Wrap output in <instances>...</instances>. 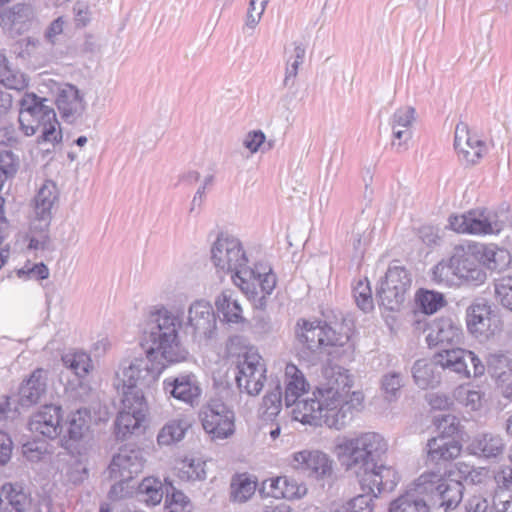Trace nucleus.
Masks as SVG:
<instances>
[{"label": "nucleus", "mask_w": 512, "mask_h": 512, "mask_svg": "<svg viewBox=\"0 0 512 512\" xmlns=\"http://www.w3.org/2000/svg\"><path fill=\"white\" fill-rule=\"evenodd\" d=\"M57 195V187L53 181H46L36 194L27 233L29 240L28 249L38 251L51 247V209L57 199Z\"/></svg>", "instance_id": "8"}, {"label": "nucleus", "mask_w": 512, "mask_h": 512, "mask_svg": "<svg viewBox=\"0 0 512 512\" xmlns=\"http://www.w3.org/2000/svg\"><path fill=\"white\" fill-rule=\"evenodd\" d=\"M213 181H214L213 175H208L207 177H205L203 184L198 188V190L196 191V193L191 201V205H190V209H189L190 214H193V213L198 214L199 209L201 208V206L204 202L205 190L208 186H211L213 184Z\"/></svg>", "instance_id": "60"}, {"label": "nucleus", "mask_w": 512, "mask_h": 512, "mask_svg": "<svg viewBox=\"0 0 512 512\" xmlns=\"http://www.w3.org/2000/svg\"><path fill=\"white\" fill-rule=\"evenodd\" d=\"M92 416L88 408H79L66 419V432L70 441L66 445V477L77 484L88 477L86 453L91 436Z\"/></svg>", "instance_id": "6"}, {"label": "nucleus", "mask_w": 512, "mask_h": 512, "mask_svg": "<svg viewBox=\"0 0 512 512\" xmlns=\"http://www.w3.org/2000/svg\"><path fill=\"white\" fill-rule=\"evenodd\" d=\"M451 229L458 233H469L467 213L463 215H452L449 217Z\"/></svg>", "instance_id": "63"}, {"label": "nucleus", "mask_w": 512, "mask_h": 512, "mask_svg": "<svg viewBox=\"0 0 512 512\" xmlns=\"http://www.w3.org/2000/svg\"><path fill=\"white\" fill-rule=\"evenodd\" d=\"M491 307L484 299L475 300L468 308L466 323L468 330L476 336L493 334Z\"/></svg>", "instance_id": "29"}, {"label": "nucleus", "mask_w": 512, "mask_h": 512, "mask_svg": "<svg viewBox=\"0 0 512 512\" xmlns=\"http://www.w3.org/2000/svg\"><path fill=\"white\" fill-rule=\"evenodd\" d=\"M19 168V158L11 151L0 153V173L4 177L14 178Z\"/></svg>", "instance_id": "54"}, {"label": "nucleus", "mask_w": 512, "mask_h": 512, "mask_svg": "<svg viewBox=\"0 0 512 512\" xmlns=\"http://www.w3.org/2000/svg\"><path fill=\"white\" fill-rule=\"evenodd\" d=\"M411 282V276L404 267L389 266L377 290L380 304L390 311L398 310L405 300Z\"/></svg>", "instance_id": "15"}, {"label": "nucleus", "mask_w": 512, "mask_h": 512, "mask_svg": "<svg viewBox=\"0 0 512 512\" xmlns=\"http://www.w3.org/2000/svg\"><path fill=\"white\" fill-rule=\"evenodd\" d=\"M237 386L241 392L257 396L266 381V365L260 354L254 349H248L238 356Z\"/></svg>", "instance_id": "14"}, {"label": "nucleus", "mask_w": 512, "mask_h": 512, "mask_svg": "<svg viewBox=\"0 0 512 512\" xmlns=\"http://www.w3.org/2000/svg\"><path fill=\"white\" fill-rule=\"evenodd\" d=\"M455 400L472 411L480 409L482 405V393L480 390L471 388L469 385H460L454 392Z\"/></svg>", "instance_id": "45"}, {"label": "nucleus", "mask_w": 512, "mask_h": 512, "mask_svg": "<svg viewBox=\"0 0 512 512\" xmlns=\"http://www.w3.org/2000/svg\"><path fill=\"white\" fill-rule=\"evenodd\" d=\"M66 370L71 376L66 382V397L82 399L91 391L90 374L94 370V364L90 353L73 349L66 353Z\"/></svg>", "instance_id": "11"}, {"label": "nucleus", "mask_w": 512, "mask_h": 512, "mask_svg": "<svg viewBox=\"0 0 512 512\" xmlns=\"http://www.w3.org/2000/svg\"><path fill=\"white\" fill-rule=\"evenodd\" d=\"M357 477L360 484L374 495L392 491L399 481L398 473L393 467L378 465L377 462L373 467L362 469Z\"/></svg>", "instance_id": "22"}, {"label": "nucleus", "mask_w": 512, "mask_h": 512, "mask_svg": "<svg viewBox=\"0 0 512 512\" xmlns=\"http://www.w3.org/2000/svg\"><path fill=\"white\" fill-rule=\"evenodd\" d=\"M388 451L387 440L377 432H362L355 437L342 436L335 440L334 452L344 460L346 469L356 475L373 467Z\"/></svg>", "instance_id": "5"}, {"label": "nucleus", "mask_w": 512, "mask_h": 512, "mask_svg": "<svg viewBox=\"0 0 512 512\" xmlns=\"http://www.w3.org/2000/svg\"><path fill=\"white\" fill-rule=\"evenodd\" d=\"M180 315L165 305L154 306L149 312L143 337L146 357H126L115 372L113 386L122 397H131L136 404L144 400L138 385L155 381L170 364L185 361L189 355L182 344L178 328Z\"/></svg>", "instance_id": "2"}, {"label": "nucleus", "mask_w": 512, "mask_h": 512, "mask_svg": "<svg viewBox=\"0 0 512 512\" xmlns=\"http://www.w3.org/2000/svg\"><path fill=\"white\" fill-rule=\"evenodd\" d=\"M93 19V11L88 1L78 0L72 7V22L76 28L87 27Z\"/></svg>", "instance_id": "50"}, {"label": "nucleus", "mask_w": 512, "mask_h": 512, "mask_svg": "<svg viewBox=\"0 0 512 512\" xmlns=\"http://www.w3.org/2000/svg\"><path fill=\"white\" fill-rule=\"evenodd\" d=\"M415 109L411 106L398 108L390 117L389 125L392 131L391 146L398 153L408 149L412 139V126L415 121Z\"/></svg>", "instance_id": "23"}, {"label": "nucleus", "mask_w": 512, "mask_h": 512, "mask_svg": "<svg viewBox=\"0 0 512 512\" xmlns=\"http://www.w3.org/2000/svg\"><path fill=\"white\" fill-rule=\"evenodd\" d=\"M0 83L8 89L17 91L28 86L26 75L18 68L13 67L2 52H0Z\"/></svg>", "instance_id": "39"}, {"label": "nucleus", "mask_w": 512, "mask_h": 512, "mask_svg": "<svg viewBox=\"0 0 512 512\" xmlns=\"http://www.w3.org/2000/svg\"><path fill=\"white\" fill-rule=\"evenodd\" d=\"M121 401L124 408L118 413L115 420V434L117 439L124 440L140 427L144 417L143 401L136 404L129 396L122 397Z\"/></svg>", "instance_id": "27"}, {"label": "nucleus", "mask_w": 512, "mask_h": 512, "mask_svg": "<svg viewBox=\"0 0 512 512\" xmlns=\"http://www.w3.org/2000/svg\"><path fill=\"white\" fill-rule=\"evenodd\" d=\"M417 302L426 314H433L444 306L443 294L434 291H421L417 295Z\"/></svg>", "instance_id": "49"}, {"label": "nucleus", "mask_w": 512, "mask_h": 512, "mask_svg": "<svg viewBox=\"0 0 512 512\" xmlns=\"http://www.w3.org/2000/svg\"><path fill=\"white\" fill-rule=\"evenodd\" d=\"M435 364L463 377H479L485 373V365L474 352L462 348H443L434 355Z\"/></svg>", "instance_id": "16"}, {"label": "nucleus", "mask_w": 512, "mask_h": 512, "mask_svg": "<svg viewBox=\"0 0 512 512\" xmlns=\"http://www.w3.org/2000/svg\"><path fill=\"white\" fill-rule=\"evenodd\" d=\"M462 329L460 325L449 317L435 319L428 326L426 341L429 347L454 346L462 340Z\"/></svg>", "instance_id": "24"}, {"label": "nucleus", "mask_w": 512, "mask_h": 512, "mask_svg": "<svg viewBox=\"0 0 512 512\" xmlns=\"http://www.w3.org/2000/svg\"><path fill=\"white\" fill-rule=\"evenodd\" d=\"M46 392L45 371L35 370L30 378L21 385L19 390V402L22 406L36 404Z\"/></svg>", "instance_id": "33"}, {"label": "nucleus", "mask_w": 512, "mask_h": 512, "mask_svg": "<svg viewBox=\"0 0 512 512\" xmlns=\"http://www.w3.org/2000/svg\"><path fill=\"white\" fill-rule=\"evenodd\" d=\"M288 57L286 61L285 77L283 79V86L291 88L295 84V79L298 75L299 67L304 63L306 55V45L300 41H294L291 48L287 50Z\"/></svg>", "instance_id": "37"}, {"label": "nucleus", "mask_w": 512, "mask_h": 512, "mask_svg": "<svg viewBox=\"0 0 512 512\" xmlns=\"http://www.w3.org/2000/svg\"><path fill=\"white\" fill-rule=\"evenodd\" d=\"M61 407L45 405L35 413L29 422V429L50 439L56 438L61 432Z\"/></svg>", "instance_id": "28"}, {"label": "nucleus", "mask_w": 512, "mask_h": 512, "mask_svg": "<svg viewBox=\"0 0 512 512\" xmlns=\"http://www.w3.org/2000/svg\"><path fill=\"white\" fill-rule=\"evenodd\" d=\"M422 475L434 476L431 483L427 485V493L429 495H437L441 500L440 506L445 511L454 510L462 501L464 486L460 481L443 478L440 471H427Z\"/></svg>", "instance_id": "21"}, {"label": "nucleus", "mask_w": 512, "mask_h": 512, "mask_svg": "<svg viewBox=\"0 0 512 512\" xmlns=\"http://www.w3.org/2000/svg\"><path fill=\"white\" fill-rule=\"evenodd\" d=\"M465 512H495L494 502L482 495L470 497L464 504Z\"/></svg>", "instance_id": "55"}, {"label": "nucleus", "mask_w": 512, "mask_h": 512, "mask_svg": "<svg viewBox=\"0 0 512 512\" xmlns=\"http://www.w3.org/2000/svg\"><path fill=\"white\" fill-rule=\"evenodd\" d=\"M437 421L441 435L428 440L426 444L427 461L441 465L456 459L461 453L462 446L457 440L451 438L458 431L457 418L447 414Z\"/></svg>", "instance_id": "10"}, {"label": "nucleus", "mask_w": 512, "mask_h": 512, "mask_svg": "<svg viewBox=\"0 0 512 512\" xmlns=\"http://www.w3.org/2000/svg\"><path fill=\"white\" fill-rule=\"evenodd\" d=\"M267 482H269L271 489L269 495L274 498L296 499L303 497L307 492L304 485H299L294 479L286 476L269 479L264 484H267Z\"/></svg>", "instance_id": "36"}, {"label": "nucleus", "mask_w": 512, "mask_h": 512, "mask_svg": "<svg viewBox=\"0 0 512 512\" xmlns=\"http://www.w3.org/2000/svg\"><path fill=\"white\" fill-rule=\"evenodd\" d=\"M435 361L425 359L417 360L412 367V375L415 384L421 389L434 387L439 379L434 372Z\"/></svg>", "instance_id": "43"}, {"label": "nucleus", "mask_w": 512, "mask_h": 512, "mask_svg": "<svg viewBox=\"0 0 512 512\" xmlns=\"http://www.w3.org/2000/svg\"><path fill=\"white\" fill-rule=\"evenodd\" d=\"M431 478L433 475H420L404 494L390 503L389 512H430L427 485H430Z\"/></svg>", "instance_id": "20"}, {"label": "nucleus", "mask_w": 512, "mask_h": 512, "mask_svg": "<svg viewBox=\"0 0 512 512\" xmlns=\"http://www.w3.org/2000/svg\"><path fill=\"white\" fill-rule=\"evenodd\" d=\"M190 427V422L184 418L169 421L158 433V444L169 446L181 441Z\"/></svg>", "instance_id": "40"}, {"label": "nucleus", "mask_w": 512, "mask_h": 512, "mask_svg": "<svg viewBox=\"0 0 512 512\" xmlns=\"http://www.w3.org/2000/svg\"><path fill=\"white\" fill-rule=\"evenodd\" d=\"M164 493L165 486L158 478L146 477L138 486V496L147 505H158L163 499Z\"/></svg>", "instance_id": "42"}, {"label": "nucleus", "mask_w": 512, "mask_h": 512, "mask_svg": "<svg viewBox=\"0 0 512 512\" xmlns=\"http://www.w3.org/2000/svg\"><path fill=\"white\" fill-rule=\"evenodd\" d=\"M282 408V392L279 385L275 390L267 393L263 398L262 403V418L264 420L272 421L281 411Z\"/></svg>", "instance_id": "46"}, {"label": "nucleus", "mask_w": 512, "mask_h": 512, "mask_svg": "<svg viewBox=\"0 0 512 512\" xmlns=\"http://www.w3.org/2000/svg\"><path fill=\"white\" fill-rule=\"evenodd\" d=\"M87 108L86 92L77 84L66 82V123L84 124Z\"/></svg>", "instance_id": "30"}, {"label": "nucleus", "mask_w": 512, "mask_h": 512, "mask_svg": "<svg viewBox=\"0 0 512 512\" xmlns=\"http://www.w3.org/2000/svg\"><path fill=\"white\" fill-rule=\"evenodd\" d=\"M470 449L477 456L486 459H496L503 454L505 443L499 435L484 433L473 439Z\"/></svg>", "instance_id": "34"}, {"label": "nucleus", "mask_w": 512, "mask_h": 512, "mask_svg": "<svg viewBox=\"0 0 512 512\" xmlns=\"http://www.w3.org/2000/svg\"><path fill=\"white\" fill-rule=\"evenodd\" d=\"M467 217L469 234L475 235L498 234L508 221L506 212L488 209L469 211Z\"/></svg>", "instance_id": "26"}, {"label": "nucleus", "mask_w": 512, "mask_h": 512, "mask_svg": "<svg viewBox=\"0 0 512 512\" xmlns=\"http://www.w3.org/2000/svg\"><path fill=\"white\" fill-rule=\"evenodd\" d=\"M23 455L32 462H37L42 459V456L47 452V447L44 442H27L22 447Z\"/></svg>", "instance_id": "58"}, {"label": "nucleus", "mask_w": 512, "mask_h": 512, "mask_svg": "<svg viewBox=\"0 0 512 512\" xmlns=\"http://www.w3.org/2000/svg\"><path fill=\"white\" fill-rule=\"evenodd\" d=\"M296 339L300 345L299 355L311 365L323 360L324 355H331L332 347H342L350 340V329L341 325V331L321 321L298 320Z\"/></svg>", "instance_id": "4"}, {"label": "nucleus", "mask_w": 512, "mask_h": 512, "mask_svg": "<svg viewBox=\"0 0 512 512\" xmlns=\"http://www.w3.org/2000/svg\"><path fill=\"white\" fill-rule=\"evenodd\" d=\"M353 296L357 306L364 312L373 308L371 288L368 281L359 280L353 288Z\"/></svg>", "instance_id": "51"}, {"label": "nucleus", "mask_w": 512, "mask_h": 512, "mask_svg": "<svg viewBox=\"0 0 512 512\" xmlns=\"http://www.w3.org/2000/svg\"><path fill=\"white\" fill-rule=\"evenodd\" d=\"M166 502H169L174 508L170 512H184L189 506L188 497L180 490H177L171 482L165 483Z\"/></svg>", "instance_id": "52"}, {"label": "nucleus", "mask_w": 512, "mask_h": 512, "mask_svg": "<svg viewBox=\"0 0 512 512\" xmlns=\"http://www.w3.org/2000/svg\"><path fill=\"white\" fill-rule=\"evenodd\" d=\"M146 459L140 448L125 446L113 456L108 467L109 477L128 482L142 472Z\"/></svg>", "instance_id": "18"}, {"label": "nucleus", "mask_w": 512, "mask_h": 512, "mask_svg": "<svg viewBox=\"0 0 512 512\" xmlns=\"http://www.w3.org/2000/svg\"><path fill=\"white\" fill-rule=\"evenodd\" d=\"M29 495L19 483H5L0 489V512H27Z\"/></svg>", "instance_id": "31"}, {"label": "nucleus", "mask_w": 512, "mask_h": 512, "mask_svg": "<svg viewBox=\"0 0 512 512\" xmlns=\"http://www.w3.org/2000/svg\"><path fill=\"white\" fill-rule=\"evenodd\" d=\"M476 243L466 246L460 245L454 248L451 256L456 269V275L460 277L463 284L480 285L485 282L487 275L481 266Z\"/></svg>", "instance_id": "17"}, {"label": "nucleus", "mask_w": 512, "mask_h": 512, "mask_svg": "<svg viewBox=\"0 0 512 512\" xmlns=\"http://www.w3.org/2000/svg\"><path fill=\"white\" fill-rule=\"evenodd\" d=\"M211 261L218 272L232 273V281L257 308L266 306V296L276 286V276L270 266L259 263L247 266L248 257L241 240L221 232L211 247Z\"/></svg>", "instance_id": "3"}, {"label": "nucleus", "mask_w": 512, "mask_h": 512, "mask_svg": "<svg viewBox=\"0 0 512 512\" xmlns=\"http://www.w3.org/2000/svg\"><path fill=\"white\" fill-rule=\"evenodd\" d=\"M505 398H512V371L507 372L496 380Z\"/></svg>", "instance_id": "64"}, {"label": "nucleus", "mask_w": 512, "mask_h": 512, "mask_svg": "<svg viewBox=\"0 0 512 512\" xmlns=\"http://www.w3.org/2000/svg\"><path fill=\"white\" fill-rule=\"evenodd\" d=\"M494 505L497 512H512V494L497 493L494 497Z\"/></svg>", "instance_id": "62"}, {"label": "nucleus", "mask_w": 512, "mask_h": 512, "mask_svg": "<svg viewBox=\"0 0 512 512\" xmlns=\"http://www.w3.org/2000/svg\"><path fill=\"white\" fill-rule=\"evenodd\" d=\"M47 102L34 93H25L20 100L19 124L26 136L40 131L39 142L55 144L62 139V129Z\"/></svg>", "instance_id": "7"}, {"label": "nucleus", "mask_w": 512, "mask_h": 512, "mask_svg": "<svg viewBox=\"0 0 512 512\" xmlns=\"http://www.w3.org/2000/svg\"><path fill=\"white\" fill-rule=\"evenodd\" d=\"M289 464L293 470L318 483L331 480L334 474L333 459L319 449H303L294 452Z\"/></svg>", "instance_id": "12"}, {"label": "nucleus", "mask_w": 512, "mask_h": 512, "mask_svg": "<svg viewBox=\"0 0 512 512\" xmlns=\"http://www.w3.org/2000/svg\"><path fill=\"white\" fill-rule=\"evenodd\" d=\"M266 136L261 130H254L247 133L243 145L251 153H256L265 144Z\"/></svg>", "instance_id": "59"}, {"label": "nucleus", "mask_w": 512, "mask_h": 512, "mask_svg": "<svg viewBox=\"0 0 512 512\" xmlns=\"http://www.w3.org/2000/svg\"><path fill=\"white\" fill-rule=\"evenodd\" d=\"M487 368L491 376L497 380L512 371V359L505 354H490L487 358Z\"/></svg>", "instance_id": "48"}, {"label": "nucleus", "mask_w": 512, "mask_h": 512, "mask_svg": "<svg viewBox=\"0 0 512 512\" xmlns=\"http://www.w3.org/2000/svg\"><path fill=\"white\" fill-rule=\"evenodd\" d=\"M454 146L467 164L477 163L487 151L485 142L472 134L464 122L456 125Z\"/></svg>", "instance_id": "25"}, {"label": "nucleus", "mask_w": 512, "mask_h": 512, "mask_svg": "<svg viewBox=\"0 0 512 512\" xmlns=\"http://www.w3.org/2000/svg\"><path fill=\"white\" fill-rule=\"evenodd\" d=\"M199 418L206 433L216 439L234 432V412L219 397L210 398L200 409Z\"/></svg>", "instance_id": "13"}, {"label": "nucleus", "mask_w": 512, "mask_h": 512, "mask_svg": "<svg viewBox=\"0 0 512 512\" xmlns=\"http://www.w3.org/2000/svg\"><path fill=\"white\" fill-rule=\"evenodd\" d=\"M380 391L387 402H396L404 387V375L398 371H388L380 378Z\"/></svg>", "instance_id": "41"}, {"label": "nucleus", "mask_w": 512, "mask_h": 512, "mask_svg": "<svg viewBox=\"0 0 512 512\" xmlns=\"http://www.w3.org/2000/svg\"><path fill=\"white\" fill-rule=\"evenodd\" d=\"M163 390L166 395L191 407L199 404L202 395L198 377L192 372H185L164 379Z\"/></svg>", "instance_id": "19"}, {"label": "nucleus", "mask_w": 512, "mask_h": 512, "mask_svg": "<svg viewBox=\"0 0 512 512\" xmlns=\"http://www.w3.org/2000/svg\"><path fill=\"white\" fill-rule=\"evenodd\" d=\"M257 488V481L249 474H236L230 482V500L234 503H245L254 494Z\"/></svg>", "instance_id": "38"}, {"label": "nucleus", "mask_w": 512, "mask_h": 512, "mask_svg": "<svg viewBox=\"0 0 512 512\" xmlns=\"http://www.w3.org/2000/svg\"><path fill=\"white\" fill-rule=\"evenodd\" d=\"M12 453V440L11 438L0 431V465H5L11 457Z\"/></svg>", "instance_id": "61"}, {"label": "nucleus", "mask_w": 512, "mask_h": 512, "mask_svg": "<svg viewBox=\"0 0 512 512\" xmlns=\"http://www.w3.org/2000/svg\"><path fill=\"white\" fill-rule=\"evenodd\" d=\"M479 250L481 266L491 271H502L511 262V255L508 250L499 248L494 244L484 245L476 243Z\"/></svg>", "instance_id": "35"}, {"label": "nucleus", "mask_w": 512, "mask_h": 512, "mask_svg": "<svg viewBox=\"0 0 512 512\" xmlns=\"http://www.w3.org/2000/svg\"><path fill=\"white\" fill-rule=\"evenodd\" d=\"M284 400L294 406V419L314 427L343 429L363 409L364 394L351 391L354 381L348 370L335 366L324 370V379L308 392L303 373L292 363L284 372Z\"/></svg>", "instance_id": "1"}, {"label": "nucleus", "mask_w": 512, "mask_h": 512, "mask_svg": "<svg viewBox=\"0 0 512 512\" xmlns=\"http://www.w3.org/2000/svg\"><path fill=\"white\" fill-rule=\"evenodd\" d=\"M217 311L222 314L223 321L228 325L243 327L247 320L243 316L242 307L230 290H224L215 300Z\"/></svg>", "instance_id": "32"}, {"label": "nucleus", "mask_w": 512, "mask_h": 512, "mask_svg": "<svg viewBox=\"0 0 512 512\" xmlns=\"http://www.w3.org/2000/svg\"><path fill=\"white\" fill-rule=\"evenodd\" d=\"M459 472L462 474L463 479L470 484L483 483L488 474L485 468H476L463 463L459 466Z\"/></svg>", "instance_id": "56"}, {"label": "nucleus", "mask_w": 512, "mask_h": 512, "mask_svg": "<svg viewBox=\"0 0 512 512\" xmlns=\"http://www.w3.org/2000/svg\"><path fill=\"white\" fill-rule=\"evenodd\" d=\"M19 278L26 280H43L49 276L48 268L41 263L26 262L23 267L17 271Z\"/></svg>", "instance_id": "53"}, {"label": "nucleus", "mask_w": 512, "mask_h": 512, "mask_svg": "<svg viewBox=\"0 0 512 512\" xmlns=\"http://www.w3.org/2000/svg\"><path fill=\"white\" fill-rule=\"evenodd\" d=\"M346 512H373L372 498L370 495H358L346 505Z\"/></svg>", "instance_id": "57"}, {"label": "nucleus", "mask_w": 512, "mask_h": 512, "mask_svg": "<svg viewBox=\"0 0 512 512\" xmlns=\"http://www.w3.org/2000/svg\"><path fill=\"white\" fill-rule=\"evenodd\" d=\"M494 294L503 307L512 311V275H506L494 281Z\"/></svg>", "instance_id": "47"}, {"label": "nucleus", "mask_w": 512, "mask_h": 512, "mask_svg": "<svg viewBox=\"0 0 512 512\" xmlns=\"http://www.w3.org/2000/svg\"><path fill=\"white\" fill-rule=\"evenodd\" d=\"M453 266L454 263L451 257L447 262H439L432 270V280L446 287L462 285L460 277L456 275V269Z\"/></svg>", "instance_id": "44"}, {"label": "nucleus", "mask_w": 512, "mask_h": 512, "mask_svg": "<svg viewBox=\"0 0 512 512\" xmlns=\"http://www.w3.org/2000/svg\"><path fill=\"white\" fill-rule=\"evenodd\" d=\"M169 310L180 315L182 324L178 328L184 327V332L190 335L195 342L209 340L215 337L217 330V317L212 305L205 300H195L187 310L186 321L183 320L182 311Z\"/></svg>", "instance_id": "9"}]
</instances>
